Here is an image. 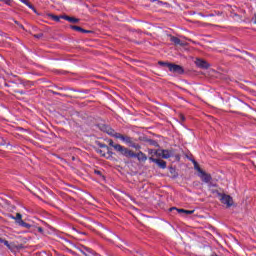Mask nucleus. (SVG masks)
Returning a JSON list of instances; mask_svg holds the SVG:
<instances>
[{
	"instance_id": "nucleus-1",
	"label": "nucleus",
	"mask_w": 256,
	"mask_h": 256,
	"mask_svg": "<svg viewBox=\"0 0 256 256\" xmlns=\"http://www.w3.org/2000/svg\"><path fill=\"white\" fill-rule=\"evenodd\" d=\"M103 131L111 137H115V139H120V141H122L126 145H129V147H132V149H136V151H139V149H141V145L135 143L132 137L115 132V130H113V128H111L110 126H103Z\"/></svg>"
},
{
	"instance_id": "nucleus-2",
	"label": "nucleus",
	"mask_w": 256,
	"mask_h": 256,
	"mask_svg": "<svg viewBox=\"0 0 256 256\" xmlns=\"http://www.w3.org/2000/svg\"><path fill=\"white\" fill-rule=\"evenodd\" d=\"M120 150L124 151V157L137 159L140 163H145V161H147V154L142 151L135 153L133 150H129L128 148H120Z\"/></svg>"
},
{
	"instance_id": "nucleus-3",
	"label": "nucleus",
	"mask_w": 256,
	"mask_h": 256,
	"mask_svg": "<svg viewBox=\"0 0 256 256\" xmlns=\"http://www.w3.org/2000/svg\"><path fill=\"white\" fill-rule=\"evenodd\" d=\"M220 201L223 205H226L228 208L233 207V197L227 194H219Z\"/></svg>"
},
{
	"instance_id": "nucleus-4",
	"label": "nucleus",
	"mask_w": 256,
	"mask_h": 256,
	"mask_svg": "<svg viewBox=\"0 0 256 256\" xmlns=\"http://www.w3.org/2000/svg\"><path fill=\"white\" fill-rule=\"evenodd\" d=\"M169 71L171 73H177V75H183L185 73V69L181 65L171 63L169 65Z\"/></svg>"
},
{
	"instance_id": "nucleus-5",
	"label": "nucleus",
	"mask_w": 256,
	"mask_h": 256,
	"mask_svg": "<svg viewBox=\"0 0 256 256\" xmlns=\"http://www.w3.org/2000/svg\"><path fill=\"white\" fill-rule=\"evenodd\" d=\"M108 143L110 147H113V149L117 151V153H120V155H123L125 157L124 151L121 150V148L126 149L125 146H122L121 144H115L112 139L108 140Z\"/></svg>"
},
{
	"instance_id": "nucleus-6",
	"label": "nucleus",
	"mask_w": 256,
	"mask_h": 256,
	"mask_svg": "<svg viewBox=\"0 0 256 256\" xmlns=\"http://www.w3.org/2000/svg\"><path fill=\"white\" fill-rule=\"evenodd\" d=\"M195 65L196 67H198L199 69H209V67H211L210 64H208L207 61L201 59V58H197L195 60Z\"/></svg>"
},
{
	"instance_id": "nucleus-7",
	"label": "nucleus",
	"mask_w": 256,
	"mask_h": 256,
	"mask_svg": "<svg viewBox=\"0 0 256 256\" xmlns=\"http://www.w3.org/2000/svg\"><path fill=\"white\" fill-rule=\"evenodd\" d=\"M198 177H200L201 181H203V183H211L213 177H211V174L202 171L198 174Z\"/></svg>"
},
{
	"instance_id": "nucleus-8",
	"label": "nucleus",
	"mask_w": 256,
	"mask_h": 256,
	"mask_svg": "<svg viewBox=\"0 0 256 256\" xmlns=\"http://www.w3.org/2000/svg\"><path fill=\"white\" fill-rule=\"evenodd\" d=\"M76 249H77V251L82 253V255H84V256L93 255V250L89 247L81 245V246L76 247Z\"/></svg>"
},
{
	"instance_id": "nucleus-9",
	"label": "nucleus",
	"mask_w": 256,
	"mask_h": 256,
	"mask_svg": "<svg viewBox=\"0 0 256 256\" xmlns=\"http://www.w3.org/2000/svg\"><path fill=\"white\" fill-rule=\"evenodd\" d=\"M170 41L171 43H174V45H180V47H183V45H185L183 42H181V39L173 35H170Z\"/></svg>"
},
{
	"instance_id": "nucleus-10",
	"label": "nucleus",
	"mask_w": 256,
	"mask_h": 256,
	"mask_svg": "<svg viewBox=\"0 0 256 256\" xmlns=\"http://www.w3.org/2000/svg\"><path fill=\"white\" fill-rule=\"evenodd\" d=\"M70 29H73V31H78L79 33H91L90 30L83 29L81 26H70Z\"/></svg>"
},
{
	"instance_id": "nucleus-11",
	"label": "nucleus",
	"mask_w": 256,
	"mask_h": 256,
	"mask_svg": "<svg viewBox=\"0 0 256 256\" xmlns=\"http://www.w3.org/2000/svg\"><path fill=\"white\" fill-rule=\"evenodd\" d=\"M10 219H13L16 221L17 225H19L21 221H23V215H21V213H16V216L10 215Z\"/></svg>"
},
{
	"instance_id": "nucleus-12",
	"label": "nucleus",
	"mask_w": 256,
	"mask_h": 256,
	"mask_svg": "<svg viewBox=\"0 0 256 256\" xmlns=\"http://www.w3.org/2000/svg\"><path fill=\"white\" fill-rule=\"evenodd\" d=\"M20 3H23V5H26L29 9L33 10L34 13H37V9H35V6L33 4L29 3V0H19Z\"/></svg>"
},
{
	"instance_id": "nucleus-13",
	"label": "nucleus",
	"mask_w": 256,
	"mask_h": 256,
	"mask_svg": "<svg viewBox=\"0 0 256 256\" xmlns=\"http://www.w3.org/2000/svg\"><path fill=\"white\" fill-rule=\"evenodd\" d=\"M62 19H64L65 21H69V23H79V19L67 15H63Z\"/></svg>"
},
{
	"instance_id": "nucleus-14",
	"label": "nucleus",
	"mask_w": 256,
	"mask_h": 256,
	"mask_svg": "<svg viewBox=\"0 0 256 256\" xmlns=\"http://www.w3.org/2000/svg\"><path fill=\"white\" fill-rule=\"evenodd\" d=\"M170 157H173V152L171 150H162L163 159H170Z\"/></svg>"
},
{
	"instance_id": "nucleus-15",
	"label": "nucleus",
	"mask_w": 256,
	"mask_h": 256,
	"mask_svg": "<svg viewBox=\"0 0 256 256\" xmlns=\"http://www.w3.org/2000/svg\"><path fill=\"white\" fill-rule=\"evenodd\" d=\"M156 165L160 167V169H167V162L161 159L156 160Z\"/></svg>"
},
{
	"instance_id": "nucleus-16",
	"label": "nucleus",
	"mask_w": 256,
	"mask_h": 256,
	"mask_svg": "<svg viewBox=\"0 0 256 256\" xmlns=\"http://www.w3.org/2000/svg\"><path fill=\"white\" fill-rule=\"evenodd\" d=\"M48 17L50 19H52V21H56V23H59V21H61V19H63V16H57L54 14H48Z\"/></svg>"
},
{
	"instance_id": "nucleus-17",
	"label": "nucleus",
	"mask_w": 256,
	"mask_h": 256,
	"mask_svg": "<svg viewBox=\"0 0 256 256\" xmlns=\"http://www.w3.org/2000/svg\"><path fill=\"white\" fill-rule=\"evenodd\" d=\"M193 163H194V169H195L196 171H198V173H199V175H200V173H202V171H204V170L201 169V167L199 166V164L197 163V161H193Z\"/></svg>"
},
{
	"instance_id": "nucleus-18",
	"label": "nucleus",
	"mask_w": 256,
	"mask_h": 256,
	"mask_svg": "<svg viewBox=\"0 0 256 256\" xmlns=\"http://www.w3.org/2000/svg\"><path fill=\"white\" fill-rule=\"evenodd\" d=\"M20 227H24L25 229H31V224L26 223L25 221H21L20 224H18Z\"/></svg>"
},
{
	"instance_id": "nucleus-19",
	"label": "nucleus",
	"mask_w": 256,
	"mask_h": 256,
	"mask_svg": "<svg viewBox=\"0 0 256 256\" xmlns=\"http://www.w3.org/2000/svg\"><path fill=\"white\" fill-rule=\"evenodd\" d=\"M0 243H3L7 247V249H11V244H9V241L0 238Z\"/></svg>"
},
{
	"instance_id": "nucleus-20",
	"label": "nucleus",
	"mask_w": 256,
	"mask_h": 256,
	"mask_svg": "<svg viewBox=\"0 0 256 256\" xmlns=\"http://www.w3.org/2000/svg\"><path fill=\"white\" fill-rule=\"evenodd\" d=\"M97 147H100V149H107V145L105 143H102L100 141L95 142Z\"/></svg>"
},
{
	"instance_id": "nucleus-21",
	"label": "nucleus",
	"mask_w": 256,
	"mask_h": 256,
	"mask_svg": "<svg viewBox=\"0 0 256 256\" xmlns=\"http://www.w3.org/2000/svg\"><path fill=\"white\" fill-rule=\"evenodd\" d=\"M158 65H160L161 67H167L169 69V65H171V63L159 61Z\"/></svg>"
},
{
	"instance_id": "nucleus-22",
	"label": "nucleus",
	"mask_w": 256,
	"mask_h": 256,
	"mask_svg": "<svg viewBox=\"0 0 256 256\" xmlns=\"http://www.w3.org/2000/svg\"><path fill=\"white\" fill-rule=\"evenodd\" d=\"M169 211H177L178 213H185V209H177L176 207H172Z\"/></svg>"
},
{
	"instance_id": "nucleus-23",
	"label": "nucleus",
	"mask_w": 256,
	"mask_h": 256,
	"mask_svg": "<svg viewBox=\"0 0 256 256\" xmlns=\"http://www.w3.org/2000/svg\"><path fill=\"white\" fill-rule=\"evenodd\" d=\"M20 85H23V87H31L30 81H21Z\"/></svg>"
},
{
	"instance_id": "nucleus-24",
	"label": "nucleus",
	"mask_w": 256,
	"mask_h": 256,
	"mask_svg": "<svg viewBox=\"0 0 256 256\" xmlns=\"http://www.w3.org/2000/svg\"><path fill=\"white\" fill-rule=\"evenodd\" d=\"M0 3H5V5H11V3H13V0H0Z\"/></svg>"
},
{
	"instance_id": "nucleus-25",
	"label": "nucleus",
	"mask_w": 256,
	"mask_h": 256,
	"mask_svg": "<svg viewBox=\"0 0 256 256\" xmlns=\"http://www.w3.org/2000/svg\"><path fill=\"white\" fill-rule=\"evenodd\" d=\"M15 25H17L20 29L25 30V26H23V24L19 23V21H14Z\"/></svg>"
},
{
	"instance_id": "nucleus-26",
	"label": "nucleus",
	"mask_w": 256,
	"mask_h": 256,
	"mask_svg": "<svg viewBox=\"0 0 256 256\" xmlns=\"http://www.w3.org/2000/svg\"><path fill=\"white\" fill-rule=\"evenodd\" d=\"M184 213L185 215H193V213H195V210H185Z\"/></svg>"
},
{
	"instance_id": "nucleus-27",
	"label": "nucleus",
	"mask_w": 256,
	"mask_h": 256,
	"mask_svg": "<svg viewBox=\"0 0 256 256\" xmlns=\"http://www.w3.org/2000/svg\"><path fill=\"white\" fill-rule=\"evenodd\" d=\"M106 152L108 155H113V152L111 151V148H109V146H107Z\"/></svg>"
},
{
	"instance_id": "nucleus-28",
	"label": "nucleus",
	"mask_w": 256,
	"mask_h": 256,
	"mask_svg": "<svg viewBox=\"0 0 256 256\" xmlns=\"http://www.w3.org/2000/svg\"><path fill=\"white\" fill-rule=\"evenodd\" d=\"M149 155H153V153L156 155L157 151L153 150V149H149L148 150Z\"/></svg>"
},
{
	"instance_id": "nucleus-29",
	"label": "nucleus",
	"mask_w": 256,
	"mask_h": 256,
	"mask_svg": "<svg viewBox=\"0 0 256 256\" xmlns=\"http://www.w3.org/2000/svg\"><path fill=\"white\" fill-rule=\"evenodd\" d=\"M94 173L95 175H99L100 177H103V173H101V171L99 170H95Z\"/></svg>"
},
{
	"instance_id": "nucleus-30",
	"label": "nucleus",
	"mask_w": 256,
	"mask_h": 256,
	"mask_svg": "<svg viewBox=\"0 0 256 256\" xmlns=\"http://www.w3.org/2000/svg\"><path fill=\"white\" fill-rule=\"evenodd\" d=\"M149 161L152 163H157V158L149 157Z\"/></svg>"
},
{
	"instance_id": "nucleus-31",
	"label": "nucleus",
	"mask_w": 256,
	"mask_h": 256,
	"mask_svg": "<svg viewBox=\"0 0 256 256\" xmlns=\"http://www.w3.org/2000/svg\"><path fill=\"white\" fill-rule=\"evenodd\" d=\"M15 93H19V95H25V92L23 90H16Z\"/></svg>"
},
{
	"instance_id": "nucleus-32",
	"label": "nucleus",
	"mask_w": 256,
	"mask_h": 256,
	"mask_svg": "<svg viewBox=\"0 0 256 256\" xmlns=\"http://www.w3.org/2000/svg\"><path fill=\"white\" fill-rule=\"evenodd\" d=\"M34 37H35L36 39H41V37H43V34H35Z\"/></svg>"
},
{
	"instance_id": "nucleus-33",
	"label": "nucleus",
	"mask_w": 256,
	"mask_h": 256,
	"mask_svg": "<svg viewBox=\"0 0 256 256\" xmlns=\"http://www.w3.org/2000/svg\"><path fill=\"white\" fill-rule=\"evenodd\" d=\"M97 153H100L103 157H105V152L103 150H97Z\"/></svg>"
},
{
	"instance_id": "nucleus-34",
	"label": "nucleus",
	"mask_w": 256,
	"mask_h": 256,
	"mask_svg": "<svg viewBox=\"0 0 256 256\" xmlns=\"http://www.w3.org/2000/svg\"><path fill=\"white\" fill-rule=\"evenodd\" d=\"M181 121H185V116L183 114H180Z\"/></svg>"
},
{
	"instance_id": "nucleus-35",
	"label": "nucleus",
	"mask_w": 256,
	"mask_h": 256,
	"mask_svg": "<svg viewBox=\"0 0 256 256\" xmlns=\"http://www.w3.org/2000/svg\"><path fill=\"white\" fill-rule=\"evenodd\" d=\"M5 145V143L3 142V139L0 138V146Z\"/></svg>"
},
{
	"instance_id": "nucleus-36",
	"label": "nucleus",
	"mask_w": 256,
	"mask_h": 256,
	"mask_svg": "<svg viewBox=\"0 0 256 256\" xmlns=\"http://www.w3.org/2000/svg\"><path fill=\"white\" fill-rule=\"evenodd\" d=\"M38 231H39V233H43V228L38 227Z\"/></svg>"
},
{
	"instance_id": "nucleus-37",
	"label": "nucleus",
	"mask_w": 256,
	"mask_h": 256,
	"mask_svg": "<svg viewBox=\"0 0 256 256\" xmlns=\"http://www.w3.org/2000/svg\"><path fill=\"white\" fill-rule=\"evenodd\" d=\"M234 17H237V19H241V16H239V14H234Z\"/></svg>"
},
{
	"instance_id": "nucleus-38",
	"label": "nucleus",
	"mask_w": 256,
	"mask_h": 256,
	"mask_svg": "<svg viewBox=\"0 0 256 256\" xmlns=\"http://www.w3.org/2000/svg\"><path fill=\"white\" fill-rule=\"evenodd\" d=\"M210 256H219V255H217L216 253H213V254H211Z\"/></svg>"
},
{
	"instance_id": "nucleus-39",
	"label": "nucleus",
	"mask_w": 256,
	"mask_h": 256,
	"mask_svg": "<svg viewBox=\"0 0 256 256\" xmlns=\"http://www.w3.org/2000/svg\"><path fill=\"white\" fill-rule=\"evenodd\" d=\"M210 17H215V14H210Z\"/></svg>"
},
{
	"instance_id": "nucleus-40",
	"label": "nucleus",
	"mask_w": 256,
	"mask_h": 256,
	"mask_svg": "<svg viewBox=\"0 0 256 256\" xmlns=\"http://www.w3.org/2000/svg\"><path fill=\"white\" fill-rule=\"evenodd\" d=\"M254 24L256 25V15H255V20H254Z\"/></svg>"
},
{
	"instance_id": "nucleus-41",
	"label": "nucleus",
	"mask_w": 256,
	"mask_h": 256,
	"mask_svg": "<svg viewBox=\"0 0 256 256\" xmlns=\"http://www.w3.org/2000/svg\"><path fill=\"white\" fill-rule=\"evenodd\" d=\"M150 1H152V3H155V1H157V0H150Z\"/></svg>"
}]
</instances>
